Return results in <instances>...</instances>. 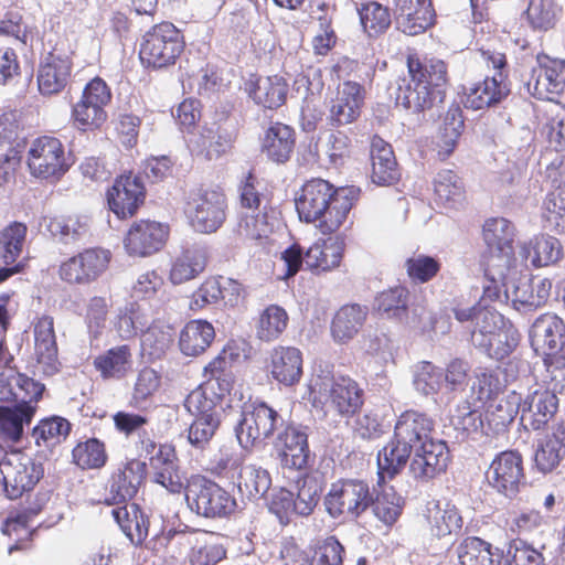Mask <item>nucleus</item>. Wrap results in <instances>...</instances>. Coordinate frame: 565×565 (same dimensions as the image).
<instances>
[{
    "mask_svg": "<svg viewBox=\"0 0 565 565\" xmlns=\"http://www.w3.org/2000/svg\"><path fill=\"white\" fill-rule=\"evenodd\" d=\"M433 420L416 411H406L397 419L392 440L379 451L377 465L382 478H393L409 465L413 478L427 482L446 471L449 451L445 441L431 434Z\"/></svg>",
    "mask_w": 565,
    "mask_h": 565,
    "instance_id": "nucleus-1",
    "label": "nucleus"
},
{
    "mask_svg": "<svg viewBox=\"0 0 565 565\" xmlns=\"http://www.w3.org/2000/svg\"><path fill=\"white\" fill-rule=\"evenodd\" d=\"M359 195L355 186L335 189L323 179H311L298 192L295 205L300 221L317 222L316 226L326 235L344 225Z\"/></svg>",
    "mask_w": 565,
    "mask_h": 565,
    "instance_id": "nucleus-2",
    "label": "nucleus"
},
{
    "mask_svg": "<svg viewBox=\"0 0 565 565\" xmlns=\"http://www.w3.org/2000/svg\"><path fill=\"white\" fill-rule=\"evenodd\" d=\"M408 77L397 82L395 99L397 105L413 111H422L441 104L447 85V66L441 60L420 61L414 55L407 57Z\"/></svg>",
    "mask_w": 565,
    "mask_h": 565,
    "instance_id": "nucleus-3",
    "label": "nucleus"
},
{
    "mask_svg": "<svg viewBox=\"0 0 565 565\" xmlns=\"http://www.w3.org/2000/svg\"><path fill=\"white\" fill-rule=\"evenodd\" d=\"M525 268L509 266L502 279H488L483 295L490 300L511 301L516 310H533L543 306L550 298L552 281L540 276L523 275Z\"/></svg>",
    "mask_w": 565,
    "mask_h": 565,
    "instance_id": "nucleus-4",
    "label": "nucleus"
},
{
    "mask_svg": "<svg viewBox=\"0 0 565 565\" xmlns=\"http://www.w3.org/2000/svg\"><path fill=\"white\" fill-rule=\"evenodd\" d=\"M309 390L313 406H328L343 418L354 416L364 403V392L356 381L329 371L313 375Z\"/></svg>",
    "mask_w": 565,
    "mask_h": 565,
    "instance_id": "nucleus-5",
    "label": "nucleus"
},
{
    "mask_svg": "<svg viewBox=\"0 0 565 565\" xmlns=\"http://www.w3.org/2000/svg\"><path fill=\"white\" fill-rule=\"evenodd\" d=\"M407 303L408 290L403 286L384 290L375 299L376 309L387 318L396 319L424 333L437 330H440L441 333L447 331V321L436 318L424 307H414L409 316Z\"/></svg>",
    "mask_w": 565,
    "mask_h": 565,
    "instance_id": "nucleus-6",
    "label": "nucleus"
},
{
    "mask_svg": "<svg viewBox=\"0 0 565 565\" xmlns=\"http://www.w3.org/2000/svg\"><path fill=\"white\" fill-rule=\"evenodd\" d=\"M44 475L41 462L32 456L13 450L0 460V490L10 499L21 498L34 489Z\"/></svg>",
    "mask_w": 565,
    "mask_h": 565,
    "instance_id": "nucleus-7",
    "label": "nucleus"
},
{
    "mask_svg": "<svg viewBox=\"0 0 565 565\" xmlns=\"http://www.w3.org/2000/svg\"><path fill=\"white\" fill-rule=\"evenodd\" d=\"M226 207V196L222 191L198 188L188 193L184 214L195 232L210 234L225 222Z\"/></svg>",
    "mask_w": 565,
    "mask_h": 565,
    "instance_id": "nucleus-8",
    "label": "nucleus"
},
{
    "mask_svg": "<svg viewBox=\"0 0 565 565\" xmlns=\"http://www.w3.org/2000/svg\"><path fill=\"white\" fill-rule=\"evenodd\" d=\"M513 238L514 226L509 220L493 217L484 222L483 239L490 254L484 268L487 279H502L503 271L513 266Z\"/></svg>",
    "mask_w": 565,
    "mask_h": 565,
    "instance_id": "nucleus-9",
    "label": "nucleus"
},
{
    "mask_svg": "<svg viewBox=\"0 0 565 565\" xmlns=\"http://www.w3.org/2000/svg\"><path fill=\"white\" fill-rule=\"evenodd\" d=\"M373 502L369 483L358 479H342L333 482L324 497V507L334 519L355 520Z\"/></svg>",
    "mask_w": 565,
    "mask_h": 565,
    "instance_id": "nucleus-10",
    "label": "nucleus"
},
{
    "mask_svg": "<svg viewBox=\"0 0 565 565\" xmlns=\"http://www.w3.org/2000/svg\"><path fill=\"white\" fill-rule=\"evenodd\" d=\"M262 194L256 186V178L249 173L239 186V203L242 211L237 232L248 239L267 237L275 225V217L269 215L266 206H262Z\"/></svg>",
    "mask_w": 565,
    "mask_h": 565,
    "instance_id": "nucleus-11",
    "label": "nucleus"
},
{
    "mask_svg": "<svg viewBox=\"0 0 565 565\" xmlns=\"http://www.w3.org/2000/svg\"><path fill=\"white\" fill-rule=\"evenodd\" d=\"M26 163L31 175L50 181L60 180L72 166L64 145L52 136H41L31 142Z\"/></svg>",
    "mask_w": 565,
    "mask_h": 565,
    "instance_id": "nucleus-12",
    "label": "nucleus"
},
{
    "mask_svg": "<svg viewBox=\"0 0 565 565\" xmlns=\"http://www.w3.org/2000/svg\"><path fill=\"white\" fill-rule=\"evenodd\" d=\"M189 509L206 519L224 518L235 509L234 498L214 481L192 478L184 488Z\"/></svg>",
    "mask_w": 565,
    "mask_h": 565,
    "instance_id": "nucleus-13",
    "label": "nucleus"
},
{
    "mask_svg": "<svg viewBox=\"0 0 565 565\" xmlns=\"http://www.w3.org/2000/svg\"><path fill=\"white\" fill-rule=\"evenodd\" d=\"M223 359H215L206 367L212 377L206 383L193 390L184 401V407L194 418L212 415L221 418V399L230 392L231 382L222 373Z\"/></svg>",
    "mask_w": 565,
    "mask_h": 565,
    "instance_id": "nucleus-14",
    "label": "nucleus"
},
{
    "mask_svg": "<svg viewBox=\"0 0 565 565\" xmlns=\"http://www.w3.org/2000/svg\"><path fill=\"white\" fill-rule=\"evenodd\" d=\"M182 51L180 31L172 23L164 22L145 34L139 54L146 65L162 68L173 64Z\"/></svg>",
    "mask_w": 565,
    "mask_h": 565,
    "instance_id": "nucleus-15",
    "label": "nucleus"
},
{
    "mask_svg": "<svg viewBox=\"0 0 565 565\" xmlns=\"http://www.w3.org/2000/svg\"><path fill=\"white\" fill-rule=\"evenodd\" d=\"M486 64L494 71L482 82L475 84L467 96V105L476 110L495 105L508 97L510 93L507 75L503 73L505 56L499 52L481 51Z\"/></svg>",
    "mask_w": 565,
    "mask_h": 565,
    "instance_id": "nucleus-16",
    "label": "nucleus"
},
{
    "mask_svg": "<svg viewBox=\"0 0 565 565\" xmlns=\"http://www.w3.org/2000/svg\"><path fill=\"white\" fill-rule=\"evenodd\" d=\"M111 100V92L100 77L89 81L81 99L72 108L75 126L82 130L99 128L107 119L105 107Z\"/></svg>",
    "mask_w": 565,
    "mask_h": 565,
    "instance_id": "nucleus-17",
    "label": "nucleus"
},
{
    "mask_svg": "<svg viewBox=\"0 0 565 565\" xmlns=\"http://www.w3.org/2000/svg\"><path fill=\"white\" fill-rule=\"evenodd\" d=\"M526 84L535 98L561 103L565 97V60L540 56Z\"/></svg>",
    "mask_w": 565,
    "mask_h": 565,
    "instance_id": "nucleus-18",
    "label": "nucleus"
},
{
    "mask_svg": "<svg viewBox=\"0 0 565 565\" xmlns=\"http://www.w3.org/2000/svg\"><path fill=\"white\" fill-rule=\"evenodd\" d=\"M281 424L282 418L274 408L266 403H257L242 413L235 428L236 437L239 445L248 449L271 436Z\"/></svg>",
    "mask_w": 565,
    "mask_h": 565,
    "instance_id": "nucleus-19",
    "label": "nucleus"
},
{
    "mask_svg": "<svg viewBox=\"0 0 565 565\" xmlns=\"http://www.w3.org/2000/svg\"><path fill=\"white\" fill-rule=\"evenodd\" d=\"M488 484L508 498L516 495L524 481L523 459L514 450L498 454L486 471Z\"/></svg>",
    "mask_w": 565,
    "mask_h": 565,
    "instance_id": "nucleus-20",
    "label": "nucleus"
},
{
    "mask_svg": "<svg viewBox=\"0 0 565 565\" xmlns=\"http://www.w3.org/2000/svg\"><path fill=\"white\" fill-rule=\"evenodd\" d=\"M110 257L107 249H85L60 266V277L70 284H89L107 269Z\"/></svg>",
    "mask_w": 565,
    "mask_h": 565,
    "instance_id": "nucleus-21",
    "label": "nucleus"
},
{
    "mask_svg": "<svg viewBox=\"0 0 565 565\" xmlns=\"http://www.w3.org/2000/svg\"><path fill=\"white\" fill-rule=\"evenodd\" d=\"M168 226L156 221L135 222L124 238L126 253L132 257H147L160 250L168 237Z\"/></svg>",
    "mask_w": 565,
    "mask_h": 565,
    "instance_id": "nucleus-22",
    "label": "nucleus"
},
{
    "mask_svg": "<svg viewBox=\"0 0 565 565\" xmlns=\"http://www.w3.org/2000/svg\"><path fill=\"white\" fill-rule=\"evenodd\" d=\"M531 344L536 353L546 358H565V324L555 315L539 317L530 331Z\"/></svg>",
    "mask_w": 565,
    "mask_h": 565,
    "instance_id": "nucleus-23",
    "label": "nucleus"
},
{
    "mask_svg": "<svg viewBox=\"0 0 565 565\" xmlns=\"http://www.w3.org/2000/svg\"><path fill=\"white\" fill-rule=\"evenodd\" d=\"M563 255V247L557 238L550 235H537L516 246L513 254V266L529 268L550 266L557 263Z\"/></svg>",
    "mask_w": 565,
    "mask_h": 565,
    "instance_id": "nucleus-24",
    "label": "nucleus"
},
{
    "mask_svg": "<svg viewBox=\"0 0 565 565\" xmlns=\"http://www.w3.org/2000/svg\"><path fill=\"white\" fill-rule=\"evenodd\" d=\"M145 188L132 174L118 177L107 192L110 210L120 218L132 216L143 203Z\"/></svg>",
    "mask_w": 565,
    "mask_h": 565,
    "instance_id": "nucleus-25",
    "label": "nucleus"
},
{
    "mask_svg": "<svg viewBox=\"0 0 565 565\" xmlns=\"http://www.w3.org/2000/svg\"><path fill=\"white\" fill-rule=\"evenodd\" d=\"M266 366L276 382L284 386H294L302 376V352L296 347L276 345L268 354Z\"/></svg>",
    "mask_w": 565,
    "mask_h": 565,
    "instance_id": "nucleus-26",
    "label": "nucleus"
},
{
    "mask_svg": "<svg viewBox=\"0 0 565 565\" xmlns=\"http://www.w3.org/2000/svg\"><path fill=\"white\" fill-rule=\"evenodd\" d=\"M71 72L72 61L67 55L49 53L38 71L39 92L44 96L58 94L66 87Z\"/></svg>",
    "mask_w": 565,
    "mask_h": 565,
    "instance_id": "nucleus-27",
    "label": "nucleus"
},
{
    "mask_svg": "<svg viewBox=\"0 0 565 565\" xmlns=\"http://www.w3.org/2000/svg\"><path fill=\"white\" fill-rule=\"evenodd\" d=\"M284 467L301 470L307 467L309 460L308 436L299 427L287 426L280 433L275 443Z\"/></svg>",
    "mask_w": 565,
    "mask_h": 565,
    "instance_id": "nucleus-28",
    "label": "nucleus"
},
{
    "mask_svg": "<svg viewBox=\"0 0 565 565\" xmlns=\"http://www.w3.org/2000/svg\"><path fill=\"white\" fill-rule=\"evenodd\" d=\"M558 398L551 390L539 388L521 402V420L534 430L543 428L555 415Z\"/></svg>",
    "mask_w": 565,
    "mask_h": 565,
    "instance_id": "nucleus-29",
    "label": "nucleus"
},
{
    "mask_svg": "<svg viewBox=\"0 0 565 565\" xmlns=\"http://www.w3.org/2000/svg\"><path fill=\"white\" fill-rule=\"evenodd\" d=\"M397 29L407 35L423 33L433 23L434 10L430 0H396Z\"/></svg>",
    "mask_w": 565,
    "mask_h": 565,
    "instance_id": "nucleus-30",
    "label": "nucleus"
},
{
    "mask_svg": "<svg viewBox=\"0 0 565 565\" xmlns=\"http://www.w3.org/2000/svg\"><path fill=\"white\" fill-rule=\"evenodd\" d=\"M364 103V88L356 82H344L339 87L330 107L329 118L333 125H349L358 119Z\"/></svg>",
    "mask_w": 565,
    "mask_h": 565,
    "instance_id": "nucleus-31",
    "label": "nucleus"
},
{
    "mask_svg": "<svg viewBox=\"0 0 565 565\" xmlns=\"http://www.w3.org/2000/svg\"><path fill=\"white\" fill-rule=\"evenodd\" d=\"M145 463L131 461L122 469L113 473L109 480V495L105 499L108 505L121 504L132 499L145 477Z\"/></svg>",
    "mask_w": 565,
    "mask_h": 565,
    "instance_id": "nucleus-32",
    "label": "nucleus"
},
{
    "mask_svg": "<svg viewBox=\"0 0 565 565\" xmlns=\"http://www.w3.org/2000/svg\"><path fill=\"white\" fill-rule=\"evenodd\" d=\"M565 458V425L557 424L537 440L534 454L536 469L542 473L554 471Z\"/></svg>",
    "mask_w": 565,
    "mask_h": 565,
    "instance_id": "nucleus-33",
    "label": "nucleus"
},
{
    "mask_svg": "<svg viewBox=\"0 0 565 565\" xmlns=\"http://www.w3.org/2000/svg\"><path fill=\"white\" fill-rule=\"evenodd\" d=\"M44 388V384L21 373L0 379V398L14 401L21 408L30 406L35 411V404L42 397Z\"/></svg>",
    "mask_w": 565,
    "mask_h": 565,
    "instance_id": "nucleus-34",
    "label": "nucleus"
},
{
    "mask_svg": "<svg viewBox=\"0 0 565 565\" xmlns=\"http://www.w3.org/2000/svg\"><path fill=\"white\" fill-rule=\"evenodd\" d=\"M34 350L43 372L54 374L58 370L57 344L54 321L50 316H43L34 323Z\"/></svg>",
    "mask_w": 565,
    "mask_h": 565,
    "instance_id": "nucleus-35",
    "label": "nucleus"
},
{
    "mask_svg": "<svg viewBox=\"0 0 565 565\" xmlns=\"http://www.w3.org/2000/svg\"><path fill=\"white\" fill-rule=\"evenodd\" d=\"M344 252V242L340 237H329L311 245L305 254V266L320 274L339 267Z\"/></svg>",
    "mask_w": 565,
    "mask_h": 565,
    "instance_id": "nucleus-36",
    "label": "nucleus"
},
{
    "mask_svg": "<svg viewBox=\"0 0 565 565\" xmlns=\"http://www.w3.org/2000/svg\"><path fill=\"white\" fill-rule=\"evenodd\" d=\"M371 160L373 183L377 185H391L399 178L397 162L390 143L380 137H374L371 142Z\"/></svg>",
    "mask_w": 565,
    "mask_h": 565,
    "instance_id": "nucleus-37",
    "label": "nucleus"
},
{
    "mask_svg": "<svg viewBox=\"0 0 565 565\" xmlns=\"http://www.w3.org/2000/svg\"><path fill=\"white\" fill-rule=\"evenodd\" d=\"M94 366L104 380H121L132 371V350L128 344L113 347L94 359Z\"/></svg>",
    "mask_w": 565,
    "mask_h": 565,
    "instance_id": "nucleus-38",
    "label": "nucleus"
},
{
    "mask_svg": "<svg viewBox=\"0 0 565 565\" xmlns=\"http://www.w3.org/2000/svg\"><path fill=\"white\" fill-rule=\"evenodd\" d=\"M367 313V307L359 303L342 306L331 323V335L334 342L340 344L350 342L363 327Z\"/></svg>",
    "mask_w": 565,
    "mask_h": 565,
    "instance_id": "nucleus-39",
    "label": "nucleus"
},
{
    "mask_svg": "<svg viewBox=\"0 0 565 565\" xmlns=\"http://www.w3.org/2000/svg\"><path fill=\"white\" fill-rule=\"evenodd\" d=\"M425 516L433 535L443 537L461 529L462 519L454 504L446 500H431L426 504Z\"/></svg>",
    "mask_w": 565,
    "mask_h": 565,
    "instance_id": "nucleus-40",
    "label": "nucleus"
},
{
    "mask_svg": "<svg viewBox=\"0 0 565 565\" xmlns=\"http://www.w3.org/2000/svg\"><path fill=\"white\" fill-rule=\"evenodd\" d=\"M460 565H501L503 554L500 548L479 537H466L456 548Z\"/></svg>",
    "mask_w": 565,
    "mask_h": 565,
    "instance_id": "nucleus-41",
    "label": "nucleus"
},
{
    "mask_svg": "<svg viewBox=\"0 0 565 565\" xmlns=\"http://www.w3.org/2000/svg\"><path fill=\"white\" fill-rule=\"evenodd\" d=\"M246 89L256 104L275 109L286 102L288 84L281 76L274 75L248 83Z\"/></svg>",
    "mask_w": 565,
    "mask_h": 565,
    "instance_id": "nucleus-42",
    "label": "nucleus"
},
{
    "mask_svg": "<svg viewBox=\"0 0 565 565\" xmlns=\"http://www.w3.org/2000/svg\"><path fill=\"white\" fill-rule=\"evenodd\" d=\"M484 419L490 433L499 434L503 431L514 419L521 409V397L512 393L507 397L493 399L484 403Z\"/></svg>",
    "mask_w": 565,
    "mask_h": 565,
    "instance_id": "nucleus-43",
    "label": "nucleus"
},
{
    "mask_svg": "<svg viewBox=\"0 0 565 565\" xmlns=\"http://www.w3.org/2000/svg\"><path fill=\"white\" fill-rule=\"evenodd\" d=\"M295 147V131L289 126L275 122L271 124L263 139V151L269 159L281 163L289 159Z\"/></svg>",
    "mask_w": 565,
    "mask_h": 565,
    "instance_id": "nucleus-44",
    "label": "nucleus"
},
{
    "mask_svg": "<svg viewBox=\"0 0 565 565\" xmlns=\"http://www.w3.org/2000/svg\"><path fill=\"white\" fill-rule=\"evenodd\" d=\"M236 484L242 498L257 500L263 498L270 488L271 478L269 472L255 465H244L232 481Z\"/></svg>",
    "mask_w": 565,
    "mask_h": 565,
    "instance_id": "nucleus-45",
    "label": "nucleus"
},
{
    "mask_svg": "<svg viewBox=\"0 0 565 565\" xmlns=\"http://www.w3.org/2000/svg\"><path fill=\"white\" fill-rule=\"evenodd\" d=\"M215 337L213 326L205 320H192L180 333L179 345L183 354L196 356L203 353Z\"/></svg>",
    "mask_w": 565,
    "mask_h": 565,
    "instance_id": "nucleus-46",
    "label": "nucleus"
},
{
    "mask_svg": "<svg viewBox=\"0 0 565 565\" xmlns=\"http://www.w3.org/2000/svg\"><path fill=\"white\" fill-rule=\"evenodd\" d=\"M111 515L134 545H141L147 539L149 521L137 505H131V511L127 505L115 508L111 510Z\"/></svg>",
    "mask_w": 565,
    "mask_h": 565,
    "instance_id": "nucleus-47",
    "label": "nucleus"
},
{
    "mask_svg": "<svg viewBox=\"0 0 565 565\" xmlns=\"http://www.w3.org/2000/svg\"><path fill=\"white\" fill-rule=\"evenodd\" d=\"M47 231L63 244H74L89 234L90 220L86 215L53 217L46 224Z\"/></svg>",
    "mask_w": 565,
    "mask_h": 565,
    "instance_id": "nucleus-48",
    "label": "nucleus"
},
{
    "mask_svg": "<svg viewBox=\"0 0 565 565\" xmlns=\"http://www.w3.org/2000/svg\"><path fill=\"white\" fill-rule=\"evenodd\" d=\"M173 328L160 321L150 324L141 332V352L151 360L160 359L173 343Z\"/></svg>",
    "mask_w": 565,
    "mask_h": 565,
    "instance_id": "nucleus-49",
    "label": "nucleus"
},
{
    "mask_svg": "<svg viewBox=\"0 0 565 565\" xmlns=\"http://www.w3.org/2000/svg\"><path fill=\"white\" fill-rule=\"evenodd\" d=\"M509 321L490 308H478L473 313V327L471 330V343L476 349L484 347L488 339L495 335Z\"/></svg>",
    "mask_w": 565,
    "mask_h": 565,
    "instance_id": "nucleus-50",
    "label": "nucleus"
},
{
    "mask_svg": "<svg viewBox=\"0 0 565 565\" xmlns=\"http://www.w3.org/2000/svg\"><path fill=\"white\" fill-rule=\"evenodd\" d=\"M288 315L286 310L277 305H269L258 316L255 323L256 338L263 342L277 340L286 330Z\"/></svg>",
    "mask_w": 565,
    "mask_h": 565,
    "instance_id": "nucleus-51",
    "label": "nucleus"
},
{
    "mask_svg": "<svg viewBox=\"0 0 565 565\" xmlns=\"http://www.w3.org/2000/svg\"><path fill=\"white\" fill-rule=\"evenodd\" d=\"M434 191L437 203L446 209H457L465 199L462 183L452 170H441L437 173Z\"/></svg>",
    "mask_w": 565,
    "mask_h": 565,
    "instance_id": "nucleus-52",
    "label": "nucleus"
},
{
    "mask_svg": "<svg viewBox=\"0 0 565 565\" xmlns=\"http://www.w3.org/2000/svg\"><path fill=\"white\" fill-rule=\"evenodd\" d=\"M204 253L198 248L183 250L172 263L170 280L173 285H180L199 276L205 268Z\"/></svg>",
    "mask_w": 565,
    "mask_h": 565,
    "instance_id": "nucleus-53",
    "label": "nucleus"
},
{
    "mask_svg": "<svg viewBox=\"0 0 565 565\" xmlns=\"http://www.w3.org/2000/svg\"><path fill=\"white\" fill-rule=\"evenodd\" d=\"M519 341L520 334L509 321L495 335L489 338L488 342L479 351L492 360L501 361L515 350Z\"/></svg>",
    "mask_w": 565,
    "mask_h": 565,
    "instance_id": "nucleus-54",
    "label": "nucleus"
},
{
    "mask_svg": "<svg viewBox=\"0 0 565 565\" xmlns=\"http://www.w3.org/2000/svg\"><path fill=\"white\" fill-rule=\"evenodd\" d=\"M34 415V408L24 406L4 407L0 406V431L12 440L18 441L23 434V425L29 424Z\"/></svg>",
    "mask_w": 565,
    "mask_h": 565,
    "instance_id": "nucleus-55",
    "label": "nucleus"
},
{
    "mask_svg": "<svg viewBox=\"0 0 565 565\" xmlns=\"http://www.w3.org/2000/svg\"><path fill=\"white\" fill-rule=\"evenodd\" d=\"M26 231L25 224L20 222H13L2 230L0 234V257L6 265L15 263L21 255Z\"/></svg>",
    "mask_w": 565,
    "mask_h": 565,
    "instance_id": "nucleus-56",
    "label": "nucleus"
},
{
    "mask_svg": "<svg viewBox=\"0 0 565 565\" xmlns=\"http://www.w3.org/2000/svg\"><path fill=\"white\" fill-rule=\"evenodd\" d=\"M444 384V370L431 362L422 361L413 374V385L417 393L424 396L436 395Z\"/></svg>",
    "mask_w": 565,
    "mask_h": 565,
    "instance_id": "nucleus-57",
    "label": "nucleus"
},
{
    "mask_svg": "<svg viewBox=\"0 0 565 565\" xmlns=\"http://www.w3.org/2000/svg\"><path fill=\"white\" fill-rule=\"evenodd\" d=\"M71 425L63 417L41 420L33 429L32 436L38 446L53 447L62 443L70 434Z\"/></svg>",
    "mask_w": 565,
    "mask_h": 565,
    "instance_id": "nucleus-58",
    "label": "nucleus"
},
{
    "mask_svg": "<svg viewBox=\"0 0 565 565\" xmlns=\"http://www.w3.org/2000/svg\"><path fill=\"white\" fill-rule=\"evenodd\" d=\"M72 455L74 463L82 469H99L107 461L105 445L97 438L78 443Z\"/></svg>",
    "mask_w": 565,
    "mask_h": 565,
    "instance_id": "nucleus-59",
    "label": "nucleus"
},
{
    "mask_svg": "<svg viewBox=\"0 0 565 565\" xmlns=\"http://www.w3.org/2000/svg\"><path fill=\"white\" fill-rule=\"evenodd\" d=\"M557 14L554 0H527L525 18L533 30L547 31L554 28Z\"/></svg>",
    "mask_w": 565,
    "mask_h": 565,
    "instance_id": "nucleus-60",
    "label": "nucleus"
},
{
    "mask_svg": "<svg viewBox=\"0 0 565 565\" xmlns=\"http://www.w3.org/2000/svg\"><path fill=\"white\" fill-rule=\"evenodd\" d=\"M221 424L220 417L205 415L194 418L186 429L188 443L196 450H205Z\"/></svg>",
    "mask_w": 565,
    "mask_h": 565,
    "instance_id": "nucleus-61",
    "label": "nucleus"
},
{
    "mask_svg": "<svg viewBox=\"0 0 565 565\" xmlns=\"http://www.w3.org/2000/svg\"><path fill=\"white\" fill-rule=\"evenodd\" d=\"M192 542L194 548L189 554L191 565H216L226 555L224 547L209 532L204 531V537Z\"/></svg>",
    "mask_w": 565,
    "mask_h": 565,
    "instance_id": "nucleus-62",
    "label": "nucleus"
},
{
    "mask_svg": "<svg viewBox=\"0 0 565 565\" xmlns=\"http://www.w3.org/2000/svg\"><path fill=\"white\" fill-rule=\"evenodd\" d=\"M360 21L370 36L384 32L391 24V15L387 8L379 2H367L359 9Z\"/></svg>",
    "mask_w": 565,
    "mask_h": 565,
    "instance_id": "nucleus-63",
    "label": "nucleus"
},
{
    "mask_svg": "<svg viewBox=\"0 0 565 565\" xmlns=\"http://www.w3.org/2000/svg\"><path fill=\"white\" fill-rule=\"evenodd\" d=\"M371 505L375 516L383 523L391 525L396 522L402 512L403 499L393 488H385L376 498L373 497Z\"/></svg>",
    "mask_w": 565,
    "mask_h": 565,
    "instance_id": "nucleus-64",
    "label": "nucleus"
}]
</instances>
